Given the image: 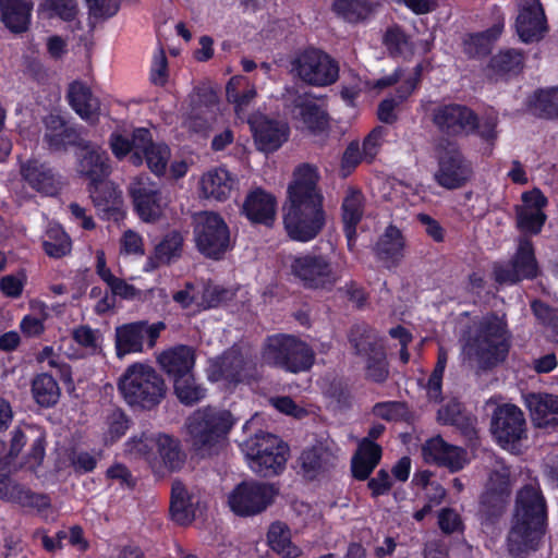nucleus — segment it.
<instances>
[{
	"label": "nucleus",
	"instance_id": "1",
	"mask_svg": "<svg viewBox=\"0 0 558 558\" xmlns=\"http://www.w3.org/2000/svg\"><path fill=\"white\" fill-rule=\"evenodd\" d=\"M317 182L316 168L302 165L295 169L294 179L288 186V199L283 205V227L293 241L307 243L325 227L323 195L317 189Z\"/></svg>",
	"mask_w": 558,
	"mask_h": 558
},
{
	"label": "nucleus",
	"instance_id": "2",
	"mask_svg": "<svg viewBox=\"0 0 558 558\" xmlns=\"http://www.w3.org/2000/svg\"><path fill=\"white\" fill-rule=\"evenodd\" d=\"M510 337L506 323L495 315L484 316L469 326L462 337V359L470 365L489 368L508 355Z\"/></svg>",
	"mask_w": 558,
	"mask_h": 558
},
{
	"label": "nucleus",
	"instance_id": "3",
	"mask_svg": "<svg viewBox=\"0 0 558 558\" xmlns=\"http://www.w3.org/2000/svg\"><path fill=\"white\" fill-rule=\"evenodd\" d=\"M546 505L539 488L530 484L518 494L513 526L508 536L509 551L519 556L534 549L544 534Z\"/></svg>",
	"mask_w": 558,
	"mask_h": 558
},
{
	"label": "nucleus",
	"instance_id": "4",
	"mask_svg": "<svg viewBox=\"0 0 558 558\" xmlns=\"http://www.w3.org/2000/svg\"><path fill=\"white\" fill-rule=\"evenodd\" d=\"M119 390L131 407L151 410L166 396L162 377L149 365L135 363L126 368L119 381Z\"/></svg>",
	"mask_w": 558,
	"mask_h": 558
},
{
	"label": "nucleus",
	"instance_id": "5",
	"mask_svg": "<svg viewBox=\"0 0 558 558\" xmlns=\"http://www.w3.org/2000/svg\"><path fill=\"white\" fill-rule=\"evenodd\" d=\"M265 364L279 367L289 373L308 371L315 360L313 349L304 341L290 335L269 336L262 350Z\"/></svg>",
	"mask_w": 558,
	"mask_h": 558
},
{
	"label": "nucleus",
	"instance_id": "6",
	"mask_svg": "<svg viewBox=\"0 0 558 558\" xmlns=\"http://www.w3.org/2000/svg\"><path fill=\"white\" fill-rule=\"evenodd\" d=\"M229 411L207 407L195 411L187 420L192 446L202 456L211 454L233 426Z\"/></svg>",
	"mask_w": 558,
	"mask_h": 558
},
{
	"label": "nucleus",
	"instance_id": "7",
	"mask_svg": "<svg viewBox=\"0 0 558 558\" xmlns=\"http://www.w3.org/2000/svg\"><path fill=\"white\" fill-rule=\"evenodd\" d=\"M250 469L260 476H274L283 471L289 448L278 436L259 432L242 445Z\"/></svg>",
	"mask_w": 558,
	"mask_h": 558
},
{
	"label": "nucleus",
	"instance_id": "8",
	"mask_svg": "<svg viewBox=\"0 0 558 558\" xmlns=\"http://www.w3.org/2000/svg\"><path fill=\"white\" fill-rule=\"evenodd\" d=\"M193 234L197 250L208 258L220 259L231 248L229 227L216 213H199Z\"/></svg>",
	"mask_w": 558,
	"mask_h": 558
},
{
	"label": "nucleus",
	"instance_id": "9",
	"mask_svg": "<svg viewBox=\"0 0 558 558\" xmlns=\"http://www.w3.org/2000/svg\"><path fill=\"white\" fill-rule=\"evenodd\" d=\"M292 71L304 83L325 87L333 84L339 76L338 63L326 52L307 48L293 59Z\"/></svg>",
	"mask_w": 558,
	"mask_h": 558
},
{
	"label": "nucleus",
	"instance_id": "10",
	"mask_svg": "<svg viewBox=\"0 0 558 558\" xmlns=\"http://www.w3.org/2000/svg\"><path fill=\"white\" fill-rule=\"evenodd\" d=\"M275 485L257 481H244L228 495L231 511L239 517H253L265 511L275 500Z\"/></svg>",
	"mask_w": 558,
	"mask_h": 558
},
{
	"label": "nucleus",
	"instance_id": "11",
	"mask_svg": "<svg viewBox=\"0 0 558 558\" xmlns=\"http://www.w3.org/2000/svg\"><path fill=\"white\" fill-rule=\"evenodd\" d=\"M438 169L435 181L447 190L462 187L472 177V167L454 142L442 140L436 147Z\"/></svg>",
	"mask_w": 558,
	"mask_h": 558
},
{
	"label": "nucleus",
	"instance_id": "12",
	"mask_svg": "<svg viewBox=\"0 0 558 558\" xmlns=\"http://www.w3.org/2000/svg\"><path fill=\"white\" fill-rule=\"evenodd\" d=\"M77 172L90 180L93 184L101 182L110 173L109 158L100 146L89 142H81L76 150ZM99 187L95 185L90 191V196L96 207H102L104 210L111 209L109 201L102 205L99 196Z\"/></svg>",
	"mask_w": 558,
	"mask_h": 558
},
{
	"label": "nucleus",
	"instance_id": "13",
	"mask_svg": "<svg viewBox=\"0 0 558 558\" xmlns=\"http://www.w3.org/2000/svg\"><path fill=\"white\" fill-rule=\"evenodd\" d=\"M290 270L305 288L323 289L335 284L338 274L323 255L303 254L292 258Z\"/></svg>",
	"mask_w": 558,
	"mask_h": 558
},
{
	"label": "nucleus",
	"instance_id": "14",
	"mask_svg": "<svg viewBox=\"0 0 558 558\" xmlns=\"http://www.w3.org/2000/svg\"><path fill=\"white\" fill-rule=\"evenodd\" d=\"M166 328L162 322L149 324L146 320L124 324L116 329V348L119 356L141 353L156 345L160 332Z\"/></svg>",
	"mask_w": 558,
	"mask_h": 558
},
{
	"label": "nucleus",
	"instance_id": "15",
	"mask_svg": "<svg viewBox=\"0 0 558 558\" xmlns=\"http://www.w3.org/2000/svg\"><path fill=\"white\" fill-rule=\"evenodd\" d=\"M526 423L523 412L513 404H504L496 409L492 418V433L498 444L512 452L526 437Z\"/></svg>",
	"mask_w": 558,
	"mask_h": 558
},
{
	"label": "nucleus",
	"instance_id": "16",
	"mask_svg": "<svg viewBox=\"0 0 558 558\" xmlns=\"http://www.w3.org/2000/svg\"><path fill=\"white\" fill-rule=\"evenodd\" d=\"M129 193L137 215L146 222L156 221L169 202L148 175L135 177L129 185Z\"/></svg>",
	"mask_w": 558,
	"mask_h": 558
},
{
	"label": "nucleus",
	"instance_id": "17",
	"mask_svg": "<svg viewBox=\"0 0 558 558\" xmlns=\"http://www.w3.org/2000/svg\"><path fill=\"white\" fill-rule=\"evenodd\" d=\"M255 371V362L244 357L238 349L232 348L221 356L210 360L207 378L211 383L238 384L254 377Z\"/></svg>",
	"mask_w": 558,
	"mask_h": 558
},
{
	"label": "nucleus",
	"instance_id": "18",
	"mask_svg": "<svg viewBox=\"0 0 558 558\" xmlns=\"http://www.w3.org/2000/svg\"><path fill=\"white\" fill-rule=\"evenodd\" d=\"M354 341L355 354L365 364L366 377L375 383H384L388 378L389 368L384 347L377 336L363 327L360 337Z\"/></svg>",
	"mask_w": 558,
	"mask_h": 558
},
{
	"label": "nucleus",
	"instance_id": "19",
	"mask_svg": "<svg viewBox=\"0 0 558 558\" xmlns=\"http://www.w3.org/2000/svg\"><path fill=\"white\" fill-rule=\"evenodd\" d=\"M135 151L131 156V162L140 166L145 160L153 173L160 177L167 171L171 150L163 143H154L151 133L145 128L134 130Z\"/></svg>",
	"mask_w": 558,
	"mask_h": 558
},
{
	"label": "nucleus",
	"instance_id": "20",
	"mask_svg": "<svg viewBox=\"0 0 558 558\" xmlns=\"http://www.w3.org/2000/svg\"><path fill=\"white\" fill-rule=\"evenodd\" d=\"M494 274L498 282L511 284L536 277L538 266L532 243L525 238L520 239L512 260L509 264L496 266Z\"/></svg>",
	"mask_w": 558,
	"mask_h": 558
},
{
	"label": "nucleus",
	"instance_id": "21",
	"mask_svg": "<svg viewBox=\"0 0 558 558\" xmlns=\"http://www.w3.org/2000/svg\"><path fill=\"white\" fill-rule=\"evenodd\" d=\"M258 150L272 153L288 140L290 129L284 121L270 119L264 114L247 118Z\"/></svg>",
	"mask_w": 558,
	"mask_h": 558
},
{
	"label": "nucleus",
	"instance_id": "22",
	"mask_svg": "<svg viewBox=\"0 0 558 558\" xmlns=\"http://www.w3.org/2000/svg\"><path fill=\"white\" fill-rule=\"evenodd\" d=\"M433 121L440 131L450 135L470 134L476 126V116L461 105L439 106L434 110Z\"/></svg>",
	"mask_w": 558,
	"mask_h": 558
},
{
	"label": "nucleus",
	"instance_id": "23",
	"mask_svg": "<svg viewBox=\"0 0 558 558\" xmlns=\"http://www.w3.org/2000/svg\"><path fill=\"white\" fill-rule=\"evenodd\" d=\"M522 202L517 208L518 228L524 233H539L546 221L543 209L547 205V198L539 190L534 189L522 194Z\"/></svg>",
	"mask_w": 558,
	"mask_h": 558
},
{
	"label": "nucleus",
	"instance_id": "24",
	"mask_svg": "<svg viewBox=\"0 0 558 558\" xmlns=\"http://www.w3.org/2000/svg\"><path fill=\"white\" fill-rule=\"evenodd\" d=\"M515 28L520 39L525 44L538 41L545 36L547 24L541 2L524 3L517 17Z\"/></svg>",
	"mask_w": 558,
	"mask_h": 558
},
{
	"label": "nucleus",
	"instance_id": "25",
	"mask_svg": "<svg viewBox=\"0 0 558 558\" xmlns=\"http://www.w3.org/2000/svg\"><path fill=\"white\" fill-rule=\"evenodd\" d=\"M422 452L426 462L445 465L451 471H458L466 463L465 451L446 442L439 436L427 440L422 448Z\"/></svg>",
	"mask_w": 558,
	"mask_h": 558
},
{
	"label": "nucleus",
	"instance_id": "26",
	"mask_svg": "<svg viewBox=\"0 0 558 558\" xmlns=\"http://www.w3.org/2000/svg\"><path fill=\"white\" fill-rule=\"evenodd\" d=\"M20 173L24 182L33 190L45 195H53L59 187V181L53 170L38 159H28L21 163Z\"/></svg>",
	"mask_w": 558,
	"mask_h": 558
},
{
	"label": "nucleus",
	"instance_id": "27",
	"mask_svg": "<svg viewBox=\"0 0 558 558\" xmlns=\"http://www.w3.org/2000/svg\"><path fill=\"white\" fill-rule=\"evenodd\" d=\"M292 114L302 128L317 133L327 126V113L310 94L298 95L293 99Z\"/></svg>",
	"mask_w": 558,
	"mask_h": 558
},
{
	"label": "nucleus",
	"instance_id": "28",
	"mask_svg": "<svg viewBox=\"0 0 558 558\" xmlns=\"http://www.w3.org/2000/svg\"><path fill=\"white\" fill-rule=\"evenodd\" d=\"M0 498L37 510L50 507V498L47 495L33 493L25 486L13 482L7 474H0Z\"/></svg>",
	"mask_w": 558,
	"mask_h": 558
},
{
	"label": "nucleus",
	"instance_id": "29",
	"mask_svg": "<svg viewBox=\"0 0 558 558\" xmlns=\"http://www.w3.org/2000/svg\"><path fill=\"white\" fill-rule=\"evenodd\" d=\"M276 198L262 189L252 191L243 204V213L253 223L271 226L276 216Z\"/></svg>",
	"mask_w": 558,
	"mask_h": 558
},
{
	"label": "nucleus",
	"instance_id": "30",
	"mask_svg": "<svg viewBox=\"0 0 558 558\" xmlns=\"http://www.w3.org/2000/svg\"><path fill=\"white\" fill-rule=\"evenodd\" d=\"M45 135L44 141L51 150H62L70 145H81L76 131L66 125L65 121L58 114H49L44 119Z\"/></svg>",
	"mask_w": 558,
	"mask_h": 558
},
{
	"label": "nucleus",
	"instance_id": "31",
	"mask_svg": "<svg viewBox=\"0 0 558 558\" xmlns=\"http://www.w3.org/2000/svg\"><path fill=\"white\" fill-rule=\"evenodd\" d=\"M160 367L173 380L192 373L195 353L191 347L177 345L163 351L157 359Z\"/></svg>",
	"mask_w": 558,
	"mask_h": 558
},
{
	"label": "nucleus",
	"instance_id": "32",
	"mask_svg": "<svg viewBox=\"0 0 558 558\" xmlns=\"http://www.w3.org/2000/svg\"><path fill=\"white\" fill-rule=\"evenodd\" d=\"M234 185V177L223 167L209 169L199 181L203 196L216 201L229 198Z\"/></svg>",
	"mask_w": 558,
	"mask_h": 558
},
{
	"label": "nucleus",
	"instance_id": "33",
	"mask_svg": "<svg viewBox=\"0 0 558 558\" xmlns=\"http://www.w3.org/2000/svg\"><path fill=\"white\" fill-rule=\"evenodd\" d=\"M381 456L383 449L378 444L368 438H363L351 459L352 475L360 481L367 480L379 464Z\"/></svg>",
	"mask_w": 558,
	"mask_h": 558
},
{
	"label": "nucleus",
	"instance_id": "34",
	"mask_svg": "<svg viewBox=\"0 0 558 558\" xmlns=\"http://www.w3.org/2000/svg\"><path fill=\"white\" fill-rule=\"evenodd\" d=\"M156 442L157 463L150 468L156 473L160 472L162 468L171 472L180 470L185 462L180 440L168 434H157Z\"/></svg>",
	"mask_w": 558,
	"mask_h": 558
},
{
	"label": "nucleus",
	"instance_id": "35",
	"mask_svg": "<svg viewBox=\"0 0 558 558\" xmlns=\"http://www.w3.org/2000/svg\"><path fill=\"white\" fill-rule=\"evenodd\" d=\"M405 240L397 227L388 226L375 245L377 257L386 267L398 265L404 256Z\"/></svg>",
	"mask_w": 558,
	"mask_h": 558
},
{
	"label": "nucleus",
	"instance_id": "36",
	"mask_svg": "<svg viewBox=\"0 0 558 558\" xmlns=\"http://www.w3.org/2000/svg\"><path fill=\"white\" fill-rule=\"evenodd\" d=\"M525 404L537 426L558 425V396L531 393L526 396Z\"/></svg>",
	"mask_w": 558,
	"mask_h": 558
},
{
	"label": "nucleus",
	"instance_id": "37",
	"mask_svg": "<svg viewBox=\"0 0 558 558\" xmlns=\"http://www.w3.org/2000/svg\"><path fill=\"white\" fill-rule=\"evenodd\" d=\"M71 107L83 119L94 123L99 116V101L90 89L81 82H73L68 90Z\"/></svg>",
	"mask_w": 558,
	"mask_h": 558
},
{
	"label": "nucleus",
	"instance_id": "38",
	"mask_svg": "<svg viewBox=\"0 0 558 558\" xmlns=\"http://www.w3.org/2000/svg\"><path fill=\"white\" fill-rule=\"evenodd\" d=\"M422 72V66L417 64L415 72L404 80V85L397 88L396 98H386L378 106V119L384 123H393L397 120L395 109L404 101L417 87Z\"/></svg>",
	"mask_w": 558,
	"mask_h": 558
},
{
	"label": "nucleus",
	"instance_id": "39",
	"mask_svg": "<svg viewBox=\"0 0 558 558\" xmlns=\"http://www.w3.org/2000/svg\"><path fill=\"white\" fill-rule=\"evenodd\" d=\"M183 236L178 231H171L163 236L161 242L156 246L155 254L145 266V270L149 271L160 265H168L179 258L182 253Z\"/></svg>",
	"mask_w": 558,
	"mask_h": 558
},
{
	"label": "nucleus",
	"instance_id": "40",
	"mask_svg": "<svg viewBox=\"0 0 558 558\" xmlns=\"http://www.w3.org/2000/svg\"><path fill=\"white\" fill-rule=\"evenodd\" d=\"M32 2H0L1 20L12 33L26 32L32 13Z\"/></svg>",
	"mask_w": 558,
	"mask_h": 558
},
{
	"label": "nucleus",
	"instance_id": "41",
	"mask_svg": "<svg viewBox=\"0 0 558 558\" xmlns=\"http://www.w3.org/2000/svg\"><path fill=\"white\" fill-rule=\"evenodd\" d=\"M43 250L51 258H62L72 251L70 235L58 223H49L43 236Z\"/></svg>",
	"mask_w": 558,
	"mask_h": 558
},
{
	"label": "nucleus",
	"instance_id": "42",
	"mask_svg": "<svg viewBox=\"0 0 558 558\" xmlns=\"http://www.w3.org/2000/svg\"><path fill=\"white\" fill-rule=\"evenodd\" d=\"M228 101L234 105L238 118H245V110L256 96L254 86H248L243 76L232 77L226 88Z\"/></svg>",
	"mask_w": 558,
	"mask_h": 558
},
{
	"label": "nucleus",
	"instance_id": "43",
	"mask_svg": "<svg viewBox=\"0 0 558 558\" xmlns=\"http://www.w3.org/2000/svg\"><path fill=\"white\" fill-rule=\"evenodd\" d=\"M170 513L172 520L180 525H186L194 519L191 497L185 486L179 481L172 484Z\"/></svg>",
	"mask_w": 558,
	"mask_h": 558
},
{
	"label": "nucleus",
	"instance_id": "44",
	"mask_svg": "<svg viewBox=\"0 0 558 558\" xmlns=\"http://www.w3.org/2000/svg\"><path fill=\"white\" fill-rule=\"evenodd\" d=\"M505 27V17L497 15L493 26L485 32L470 35L465 40V51L471 56H481L489 51L490 46L501 35Z\"/></svg>",
	"mask_w": 558,
	"mask_h": 558
},
{
	"label": "nucleus",
	"instance_id": "45",
	"mask_svg": "<svg viewBox=\"0 0 558 558\" xmlns=\"http://www.w3.org/2000/svg\"><path fill=\"white\" fill-rule=\"evenodd\" d=\"M331 460V453L320 446L304 450L300 457L303 475L308 480L316 478L332 464Z\"/></svg>",
	"mask_w": 558,
	"mask_h": 558
},
{
	"label": "nucleus",
	"instance_id": "46",
	"mask_svg": "<svg viewBox=\"0 0 558 558\" xmlns=\"http://www.w3.org/2000/svg\"><path fill=\"white\" fill-rule=\"evenodd\" d=\"M32 393L37 404L43 408H51L59 401L61 390L51 375L41 373L32 381Z\"/></svg>",
	"mask_w": 558,
	"mask_h": 558
},
{
	"label": "nucleus",
	"instance_id": "47",
	"mask_svg": "<svg viewBox=\"0 0 558 558\" xmlns=\"http://www.w3.org/2000/svg\"><path fill=\"white\" fill-rule=\"evenodd\" d=\"M157 435L142 434L140 437H131L124 445L125 453L133 459H144L150 466L157 463L155 448Z\"/></svg>",
	"mask_w": 558,
	"mask_h": 558
},
{
	"label": "nucleus",
	"instance_id": "48",
	"mask_svg": "<svg viewBox=\"0 0 558 558\" xmlns=\"http://www.w3.org/2000/svg\"><path fill=\"white\" fill-rule=\"evenodd\" d=\"M523 63L524 57L521 51L506 49L492 58L489 69L495 75H515L521 72Z\"/></svg>",
	"mask_w": 558,
	"mask_h": 558
},
{
	"label": "nucleus",
	"instance_id": "49",
	"mask_svg": "<svg viewBox=\"0 0 558 558\" xmlns=\"http://www.w3.org/2000/svg\"><path fill=\"white\" fill-rule=\"evenodd\" d=\"M383 44L393 57L409 58L414 53V44L405 32L397 26H390L383 36Z\"/></svg>",
	"mask_w": 558,
	"mask_h": 558
},
{
	"label": "nucleus",
	"instance_id": "50",
	"mask_svg": "<svg viewBox=\"0 0 558 558\" xmlns=\"http://www.w3.org/2000/svg\"><path fill=\"white\" fill-rule=\"evenodd\" d=\"M174 392L181 403L193 405L206 397V388L198 384L192 373L173 380Z\"/></svg>",
	"mask_w": 558,
	"mask_h": 558
},
{
	"label": "nucleus",
	"instance_id": "51",
	"mask_svg": "<svg viewBox=\"0 0 558 558\" xmlns=\"http://www.w3.org/2000/svg\"><path fill=\"white\" fill-rule=\"evenodd\" d=\"M267 539L269 546L278 554L287 557L298 556L299 549L291 545L290 531L283 523H272L268 530Z\"/></svg>",
	"mask_w": 558,
	"mask_h": 558
},
{
	"label": "nucleus",
	"instance_id": "52",
	"mask_svg": "<svg viewBox=\"0 0 558 558\" xmlns=\"http://www.w3.org/2000/svg\"><path fill=\"white\" fill-rule=\"evenodd\" d=\"M510 484L509 469L502 463H498L492 472L488 480V492L483 496V504L488 502L490 495L496 496L499 504L504 501V495L508 493Z\"/></svg>",
	"mask_w": 558,
	"mask_h": 558
},
{
	"label": "nucleus",
	"instance_id": "53",
	"mask_svg": "<svg viewBox=\"0 0 558 558\" xmlns=\"http://www.w3.org/2000/svg\"><path fill=\"white\" fill-rule=\"evenodd\" d=\"M530 108L535 114L541 117H557L558 102L556 100V87L537 90L530 100Z\"/></svg>",
	"mask_w": 558,
	"mask_h": 558
},
{
	"label": "nucleus",
	"instance_id": "54",
	"mask_svg": "<svg viewBox=\"0 0 558 558\" xmlns=\"http://www.w3.org/2000/svg\"><path fill=\"white\" fill-rule=\"evenodd\" d=\"M72 339L84 350V354H96L100 349L101 335L99 330L82 325L72 330ZM83 353L76 354V357Z\"/></svg>",
	"mask_w": 558,
	"mask_h": 558
},
{
	"label": "nucleus",
	"instance_id": "55",
	"mask_svg": "<svg viewBox=\"0 0 558 558\" xmlns=\"http://www.w3.org/2000/svg\"><path fill=\"white\" fill-rule=\"evenodd\" d=\"M106 425L105 442L112 444L126 433L130 427V420L122 410L114 409L107 415Z\"/></svg>",
	"mask_w": 558,
	"mask_h": 558
},
{
	"label": "nucleus",
	"instance_id": "56",
	"mask_svg": "<svg viewBox=\"0 0 558 558\" xmlns=\"http://www.w3.org/2000/svg\"><path fill=\"white\" fill-rule=\"evenodd\" d=\"M38 14L43 19L59 17L62 21H73L77 14L75 2H41Z\"/></svg>",
	"mask_w": 558,
	"mask_h": 558
},
{
	"label": "nucleus",
	"instance_id": "57",
	"mask_svg": "<svg viewBox=\"0 0 558 558\" xmlns=\"http://www.w3.org/2000/svg\"><path fill=\"white\" fill-rule=\"evenodd\" d=\"M448 353L440 347L438 350V360L434 372L432 373L427 384V395L433 401H438L441 395V380L447 365Z\"/></svg>",
	"mask_w": 558,
	"mask_h": 558
},
{
	"label": "nucleus",
	"instance_id": "58",
	"mask_svg": "<svg viewBox=\"0 0 558 558\" xmlns=\"http://www.w3.org/2000/svg\"><path fill=\"white\" fill-rule=\"evenodd\" d=\"M386 134V130L381 126L375 128L368 136L363 142V158L356 159L353 150L354 144L351 142V166L361 162L363 159L371 161L377 154V148L379 147L384 136Z\"/></svg>",
	"mask_w": 558,
	"mask_h": 558
},
{
	"label": "nucleus",
	"instance_id": "59",
	"mask_svg": "<svg viewBox=\"0 0 558 558\" xmlns=\"http://www.w3.org/2000/svg\"><path fill=\"white\" fill-rule=\"evenodd\" d=\"M532 311L536 319L547 328L550 336L556 340L558 336V308L553 310L541 301H534Z\"/></svg>",
	"mask_w": 558,
	"mask_h": 558
},
{
	"label": "nucleus",
	"instance_id": "60",
	"mask_svg": "<svg viewBox=\"0 0 558 558\" xmlns=\"http://www.w3.org/2000/svg\"><path fill=\"white\" fill-rule=\"evenodd\" d=\"M229 291L220 286L207 284L203 289L198 307L203 310L214 308L229 299Z\"/></svg>",
	"mask_w": 558,
	"mask_h": 558
},
{
	"label": "nucleus",
	"instance_id": "61",
	"mask_svg": "<svg viewBox=\"0 0 558 558\" xmlns=\"http://www.w3.org/2000/svg\"><path fill=\"white\" fill-rule=\"evenodd\" d=\"M150 81L158 86H163L168 81V61L165 50L161 47H158L154 52L150 68Z\"/></svg>",
	"mask_w": 558,
	"mask_h": 558
},
{
	"label": "nucleus",
	"instance_id": "62",
	"mask_svg": "<svg viewBox=\"0 0 558 558\" xmlns=\"http://www.w3.org/2000/svg\"><path fill=\"white\" fill-rule=\"evenodd\" d=\"M40 429L33 425H25L23 428H15L12 432V438L10 444V458L14 459L19 456L27 440H32L39 433Z\"/></svg>",
	"mask_w": 558,
	"mask_h": 558
},
{
	"label": "nucleus",
	"instance_id": "63",
	"mask_svg": "<svg viewBox=\"0 0 558 558\" xmlns=\"http://www.w3.org/2000/svg\"><path fill=\"white\" fill-rule=\"evenodd\" d=\"M46 436L43 430L33 438L31 449L25 458V465L35 471L44 461L46 454Z\"/></svg>",
	"mask_w": 558,
	"mask_h": 558
},
{
	"label": "nucleus",
	"instance_id": "64",
	"mask_svg": "<svg viewBox=\"0 0 558 558\" xmlns=\"http://www.w3.org/2000/svg\"><path fill=\"white\" fill-rule=\"evenodd\" d=\"M393 485L392 477L386 469H380L376 476L372 477L367 482V487L371 490L373 497H379L387 495Z\"/></svg>",
	"mask_w": 558,
	"mask_h": 558
}]
</instances>
